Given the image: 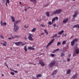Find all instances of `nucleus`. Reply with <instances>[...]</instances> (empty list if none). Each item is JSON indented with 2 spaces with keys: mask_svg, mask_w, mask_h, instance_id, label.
Returning a JSON list of instances; mask_svg holds the SVG:
<instances>
[{
  "mask_svg": "<svg viewBox=\"0 0 79 79\" xmlns=\"http://www.w3.org/2000/svg\"><path fill=\"white\" fill-rule=\"evenodd\" d=\"M49 13H50V12L48 11V12H47L45 13V14L46 16H48V17H49L50 16Z\"/></svg>",
  "mask_w": 79,
  "mask_h": 79,
  "instance_id": "13",
  "label": "nucleus"
},
{
  "mask_svg": "<svg viewBox=\"0 0 79 79\" xmlns=\"http://www.w3.org/2000/svg\"><path fill=\"white\" fill-rule=\"evenodd\" d=\"M14 39L13 37L12 38H8V39H9V40H10V39Z\"/></svg>",
  "mask_w": 79,
  "mask_h": 79,
  "instance_id": "46",
  "label": "nucleus"
},
{
  "mask_svg": "<svg viewBox=\"0 0 79 79\" xmlns=\"http://www.w3.org/2000/svg\"><path fill=\"white\" fill-rule=\"evenodd\" d=\"M27 8H26V7H25L24 10L25 11H27Z\"/></svg>",
  "mask_w": 79,
  "mask_h": 79,
  "instance_id": "52",
  "label": "nucleus"
},
{
  "mask_svg": "<svg viewBox=\"0 0 79 79\" xmlns=\"http://www.w3.org/2000/svg\"><path fill=\"white\" fill-rule=\"evenodd\" d=\"M19 4H21V2H19Z\"/></svg>",
  "mask_w": 79,
  "mask_h": 79,
  "instance_id": "63",
  "label": "nucleus"
},
{
  "mask_svg": "<svg viewBox=\"0 0 79 79\" xmlns=\"http://www.w3.org/2000/svg\"><path fill=\"white\" fill-rule=\"evenodd\" d=\"M77 11L76 10L74 12V14L75 15H77Z\"/></svg>",
  "mask_w": 79,
  "mask_h": 79,
  "instance_id": "39",
  "label": "nucleus"
},
{
  "mask_svg": "<svg viewBox=\"0 0 79 79\" xmlns=\"http://www.w3.org/2000/svg\"><path fill=\"white\" fill-rule=\"evenodd\" d=\"M54 42V39H52V40H51V41L49 42V43L51 44H52L53 42Z\"/></svg>",
  "mask_w": 79,
  "mask_h": 79,
  "instance_id": "24",
  "label": "nucleus"
},
{
  "mask_svg": "<svg viewBox=\"0 0 79 79\" xmlns=\"http://www.w3.org/2000/svg\"><path fill=\"white\" fill-rule=\"evenodd\" d=\"M35 30H36V28H34L31 30V31L32 32H34L35 31Z\"/></svg>",
  "mask_w": 79,
  "mask_h": 79,
  "instance_id": "18",
  "label": "nucleus"
},
{
  "mask_svg": "<svg viewBox=\"0 0 79 79\" xmlns=\"http://www.w3.org/2000/svg\"><path fill=\"white\" fill-rule=\"evenodd\" d=\"M54 18H55V19H56V20H58V17L57 16L54 17Z\"/></svg>",
  "mask_w": 79,
  "mask_h": 79,
  "instance_id": "37",
  "label": "nucleus"
},
{
  "mask_svg": "<svg viewBox=\"0 0 79 79\" xmlns=\"http://www.w3.org/2000/svg\"><path fill=\"white\" fill-rule=\"evenodd\" d=\"M77 14H74L73 15V17L74 18H76V17L77 16Z\"/></svg>",
  "mask_w": 79,
  "mask_h": 79,
  "instance_id": "29",
  "label": "nucleus"
},
{
  "mask_svg": "<svg viewBox=\"0 0 79 79\" xmlns=\"http://www.w3.org/2000/svg\"><path fill=\"white\" fill-rule=\"evenodd\" d=\"M24 27H25V28H27V27H26V25H25L24 26Z\"/></svg>",
  "mask_w": 79,
  "mask_h": 79,
  "instance_id": "55",
  "label": "nucleus"
},
{
  "mask_svg": "<svg viewBox=\"0 0 79 79\" xmlns=\"http://www.w3.org/2000/svg\"><path fill=\"white\" fill-rule=\"evenodd\" d=\"M71 56V54H69V58L70 57V56Z\"/></svg>",
  "mask_w": 79,
  "mask_h": 79,
  "instance_id": "54",
  "label": "nucleus"
},
{
  "mask_svg": "<svg viewBox=\"0 0 79 79\" xmlns=\"http://www.w3.org/2000/svg\"><path fill=\"white\" fill-rule=\"evenodd\" d=\"M63 10L62 9H58L56 10V11H54L53 13H52V15H59V14H60V13H61Z\"/></svg>",
  "mask_w": 79,
  "mask_h": 79,
  "instance_id": "1",
  "label": "nucleus"
},
{
  "mask_svg": "<svg viewBox=\"0 0 79 79\" xmlns=\"http://www.w3.org/2000/svg\"><path fill=\"white\" fill-rule=\"evenodd\" d=\"M74 49L75 50H76L77 49V46H75L74 47Z\"/></svg>",
  "mask_w": 79,
  "mask_h": 79,
  "instance_id": "28",
  "label": "nucleus"
},
{
  "mask_svg": "<svg viewBox=\"0 0 79 79\" xmlns=\"http://www.w3.org/2000/svg\"><path fill=\"white\" fill-rule=\"evenodd\" d=\"M55 21V18H54L53 19H52V23H53V21Z\"/></svg>",
  "mask_w": 79,
  "mask_h": 79,
  "instance_id": "33",
  "label": "nucleus"
},
{
  "mask_svg": "<svg viewBox=\"0 0 79 79\" xmlns=\"http://www.w3.org/2000/svg\"><path fill=\"white\" fill-rule=\"evenodd\" d=\"M58 37H60V36H58Z\"/></svg>",
  "mask_w": 79,
  "mask_h": 79,
  "instance_id": "64",
  "label": "nucleus"
},
{
  "mask_svg": "<svg viewBox=\"0 0 79 79\" xmlns=\"http://www.w3.org/2000/svg\"><path fill=\"white\" fill-rule=\"evenodd\" d=\"M40 26H41V27H45V25H43L42 24H41L40 25Z\"/></svg>",
  "mask_w": 79,
  "mask_h": 79,
  "instance_id": "36",
  "label": "nucleus"
},
{
  "mask_svg": "<svg viewBox=\"0 0 79 79\" xmlns=\"http://www.w3.org/2000/svg\"><path fill=\"white\" fill-rule=\"evenodd\" d=\"M20 20H18L17 21H15L14 23V26H17V25H17V24H18V23H20Z\"/></svg>",
  "mask_w": 79,
  "mask_h": 79,
  "instance_id": "10",
  "label": "nucleus"
},
{
  "mask_svg": "<svg viewBox=\"0 0 79 79\" xmlns=\"http://www.w3.org/2000/svg\"><path fill=\"white\" fill-rule=\"evenodd\" d=\"M2 77H3V76H4V74H2Z\"/></svg>",
  "mask_w": 79,
  "mask_h": 79,
  "instance_id": "61",
  "label": "nucleus"
},
{
  "mask_svg": "<svg viewBox=\"0 0 79 79\" xmlns=\"http://www.w3.org/2000/svg\"><path fill=\"white\" fill-rule=\"evenodd\" d=\"M52 23H53L52 22H52L50 21L48 23V24H49V25H51Z\"/></svg>",
  "mask_w": 79,
  "mask_h": 79,
  "instance_id": "35",
  "label": "nucleus"
},
{
  "mask_svg": "<svg viewBox=\"0 0 79 79\" xmlns=\"http://www.w3.org/2000/svg\"><path fill=\"white\" fill-rule=\"evenodd\" d=\"M77 39L75 38L71 42V46H73L75 44V42H77Z\"/></svg>",
  "mask_w": 79,
  "mask_h": 79,
  "instance_id": "4",
  "label": "nucleus"
},
{
  "mask_svg": "<svg viewBox=\"0 0 79 79\" xmlns=\"http://www.w3.org/2000/svg\"><path fill=\"white\" fill-rule=\"evenodd\" d=\"M78 76V73H76L75 74L73 75V76L72 77V78H73V79H75Z\"/></svg>",
  "mask_w": 79,
  "mask_h": 79,
  "instance_id": "9",
  "label": "nucleus"
},
{
  "mask_svg": "<svg viewBox=\"0 0 79 79\" xmlns=\"http://www.w3.org/2000/svg\"><path fill=\"white\" fill-rule=\"evenodd\" d=\"M24 50L25 51V52L27 51V47L26 46H24Z\"/></svg>",
  "mask_w": 79,
  "mask_h": 79,
  "instance_id": "25",
  "label": "nucleus"
},
{
  "mask_svg": "<svg viewBox=\"0 0 79 79\" xmlns=\"http://www.w3.org/2000/svg\"><path fill=\"white\" fill-rule=\"evenodd\" d=\"M57 37V35L55 34L54 35H53L52 36V38H55V37Z\"/></svg>",
  "mask_w": 79,
  "mask_h": 79,
  "instance_id": "22",
  "label": "nucleus"
},
{
  "mask_svg": "<svg viewBox=\"0 0 79 79\" xmlns=\"http://www.w3.org/2000/svg\"><path fill=\"white\" fill-rule=\"evenodd\" d=\"M61 44V43L60 42H58L57 44V45H59Z\"/></svg>",
  "mask_w": 79,
  "mask_h": 79,
  "instance_id": "44",
  "label": "nucleus"
},
{
  "mask_svg": "<svg viewBox=\"0 0 79 79\" xmlns=\"http://www.w3.org/2000/svg\"><path fill=\"white\" fill-rule=\"evenodd\" d=\"M44 31L45 32V33L47 34V35H48V32H47V29H44Z\"/></svg>",
  "mask_w": 79,
  "mask_h": 79,
  "instance_id": "23",
  "label": "nucleus"
},
{
  "mask_svg": "<svg viewBox=\"0 0 79 79\" xmlns=\"http://www.w3.org/2000/svg\"><path fill=\"white\" fill-rule=\"evenodd\" d=\"M0 37L1 39H4V37H3V36L2 35H1Z\"/></svg>",
  "mask_w": 79,
  "mask_h": 79,
  "instance_id": "31",
  "label": "nucleus"
},
{
  "mask_svg": "<svg viewBox=\"0 0 79 79\" xmlns=\"http://www.w3.org/2000/svg\"><path fill=\"white\" fill-rule=\"evenodd\" d=\"M56 63V61H52V62L50 63V64H49V66L50 68H52V67H53L54 65Z\"/></svg>",
  "mask_w": 79,
  "mask_h": 79,
  "instance_id": "3",
  "label": "nucleus"
},
{
  "mask_svg": "<svg viewBox=\"0 0 79 79\" xmlns=\"http://www.w3.org/2000/svg\"><path fill=\"white\" fill-rule=\"evenodd\" d=\"M42 77L41 74H38L36 76V77H37V78H38V77Z\"/></svg>",
  "mask_w": 79,
  "mask_h": 79,
  "instance_id": "26",
  "label": "nucleus"
},
{
  "mask_svg": "<svg viewBox=\"0 0 79 79\" xmlns=\"http://www.w3.org/2000/svg\"><path fill=\"white\" fill-rule=\"evenodd\" d=\"M75 52L76 54H79V49H77L75 50Z\"/></svg>",
  "mask_w": 79,
  "mask_h": 79,
  "instance_id": "16",
  "label": "nucleus"
},
{
  "mask_svg": "<svg viewBox=\"0 0 79 79\" xmlns=\"http://www.w3.org/2000/svg\"><path fill=\"white\" fill-rule=\"evenodd\" d=\"M11 71H12L14 72H15V73H18V71H17L16 70H11Z\"/></svg>",
  "mask_w": 79,
  "mask_h": 79,
  "instance_id": "30",
  "label": "nucleus"
},
{
  "mask_svg": "<svg viewBox=\"0 0 79 79\" xmlns=\"http://www.w3.org/2000/svg\"><path fill=\"white\" fill-rule=\"evenodd\" d=\"M50 45H51V44H50V43H49L47 45L46 48H47V47H48L50 46Z\"/></svg>",
  "mask_w": 79,
  "mask_h": 79,
  "instance_id": "32",
  "label": "nucleus"
},
{
  "mask_svg": "<svg viewBox=\"0 0 79 79\" xmlns=\"http://www.w3.org/2000/svg\"><path fill=\"white\" fill-rule=\"evenodd\" d=\"M7 3H8V4H9L10 1H9V0H6V2Z\"/></svg>",
  "mask_w": 79,
  "mask_h": 79,
  "instance_id": "47",
  "label": "nucleus"
},
{
  "mask_svg": "<svg viewBox=\"0 0 79 79\" xmlns=\"http://www.w3.org/2000/svg\"><path fill=\"white\" fill-rule=\"evenodd\" d=\"M32 37H33V35L31 33H29L28 39L29 40H34V39L32 38Z\"/></svg>",
  "mask_w": 79,
  "mask_h": 79,
  "instance_id": "2",
  "label": "nucleus"
},
{
  "mask_svg": "<svg viewBox=\"0 0 79 79\" xmlns=\"http://www.w3.org/2000/svg\"><path fill=\"white\" fill-rule=\"evenodd\" d=\"M22 42H23L22 41H20L19 42H15L14 43V44L17 46H19L21 45V44H22Z\"/></svg>",
  "mask_w": 79,
  "mask_h": 79,
  "instance_id": "7",
  "label": "nucleus"
},
{
  "mask_svg": "<svg viewBox=\"0 0 79 79\" xmlns=\"http://www.w3.org/2000/svg\"><path fill=\"white\" fill-rule=\"evenodd\" d=\"M44 33H42L40 35H44Z\"/></svg>",
  "mask_w": 79,
  "mask_h": 79,
  "instance_id": "56",
  "label": "nucleus"
},
{
  "mask_svg": "<svg viewBox=\"0 0 79 79\" xmlns=\"http://www.w3.org/2000/svg\"><path fill=\"white\" fill-rule=\"evenodd\" d=\"M61 56L62 57V56H64V53H62L61 54Z\"/></svg>",
  "mask_w": 79,
  "mask_h": 79,
  "instance_id": "42",
  "label": "nucleus"
},
{
  "mask_svg": "<svg viewBox=\"0 0 79 79\" xmlns=\"http://www.w3.org/2000/svg\"><path fill=\"white\" fill-rule=\"evenodd\" d=\"M11 19H12V21L13 22H15V18L14 17L11 16Z\"/></svg>",
  "mask_w": 79,
  "mask_h": 79,
  "instance_id": "21",
  "label": "nucleus"
},
{
  "mask_svg": "<svg viewBox=\"0 0 79 79\" xmlns=\"http://www.w3.org/2000/svg\"><path fill=\"white\" fill-rule=\"evenodd\" d=\"M56 24H54L53 25V27H56Z\"/></svg>",
  "mask_w": 79,
  "mask_h": 79,
  "instance_id": "48",
  "label": "nucleus"
},
{
  "mask_svg": "<svg viewBox=\"0 0 79 79\" xmlns=\"http://www.w3.org/2000/svg\"><path fill=\"white\" fill-rule=\"evenodd\" d=\"M58 72V70H55L54 71V72L52 73V75L53 76L54 75H55V74H56V73Z\"/></svg>",
  "mask_w": 79,
  "mask_h": 79,
  "instance_id": "11",
  "label": "nucleus"
},
{
  "mask_svg": "<svg viewBox=\"0 0 79 79\" xmlns=\"http://www.w3.org/2000/svg\"><path fill=\"white\" fill-rule=\"evenodd\" d=\"M19 29V26H14V31L16 32Z\"/></svg>",
  "mask_w": 79,
  "mask_h": 79,
  "instance_id": "6",
  "label": "nucleus"
},
{
  "mask_svg": "<svg viewBox=\"0 0 79 79\" xmlns=\"http://www.w3.org/2000/svg\"><path fill=\"white\" fill-rule=\"evenodd\" d=\"M13 37L14 39H15V38H19V36L18 35H14V36Z\"/></svg>",
  "mask_w": 79,
  "mask_h": 79,
  "instance_id": "20",
  "label": "nucleus"
},
{
  "mask_svg": "<svg viewBox=\"0 0 79 79\" xmlns=\"http://www.w3.org/2000/svg\"><path fill=\"white\" fill-rule=\"evenodd\" d=\"M10 74L13 75V76H14V75H15V73H14V72H11L10 73Z\"/></svg>",
  "mask_w": 79,
  "mask_h": 79,
  "instance_id": "34",
  "label": "nucleus"
},
{
  "mask_svg": "<svg viewBox=\"0 0 79 79\" xmlns=\"http://www.w3.org/2000/svg\"><path fill=\"white\" fill-rule=\"evenodd\" d=\"M28 49L29 50H34V48H32V47H28Z\"/></svg>",
  "mask_w": 79,
  "mask_h": 79,
  "instance_id": "14",
  "label": "nucleus"
},
{
  "mask_svg": "<svg viewBox=\"0 0 79 79\" xmlns=\"http://www.w3.org/2000/svg\"><path fill=\"white\" fill-rule=\"evenodd\" d=\"M50 55L51 56H52L53 57V56H55V54H50Z\"/></svg>",
  "mask_w": 79,
  "mask_h": 79,
  "instance_id": "41",
  "label": "nucleus"
},
{
  "mask_svg": "<svg viewBox=\"0 0 79 79\" xmlns=\"http://www.w3.org/2000/svg\"><path fill=\"white\" fill-rule=\"evenodd\" d=\"M22 46H23L24 45H25V44H24L23 43L22 44Z\"/></svg>",
  "mask_w": 79,
  "mask_h": 79,
  "instance_id": "53",
  "label": "nucleus"
},
{
  "mask_svg": "<svg viewBox=\"0 0 79 79\" xmlns=\"http://www.w3.org/2000/svg\"><path fill=\"white\" fill-rule=\"evenodd\" d=\"M17 66H19V64H17Z\"/></svg>",
  "mask_w": 79,
  "mask_h": 79,
  "instance_id": "62",
  "label": "nucleus"
},
{
  "mask_svg": "<svg viewBox=\"0 0 79 79\" xmlns=\"http://www.w3.org/2000/svg\"><path fill=\"white\" fill-rule=\"evenodd\" d=\"M31 2H36V0H30Z\"/></svg>",
  "mask_w": 79,
  "mask_h": 79,
  "instance_id": "49",
  "label": "nucleus"
},
{
  "mask_svg": "<svg viewBox=\"0 0 79 79\" xmlns=\"http://www.w3.org/2000/svg\"><path fill=\"white\" fill-rule=\"evenodd\" d=\"M1 26H3V22H2V21H1Z\"/></svg>",
  "mask_w": 79,
  "mask_h": 79,
  "instance_id": "45",
  "label": "nucleus"
},
{
  "mask_svg": "<svg viewBox=\"0 0 79 79\" xmlns=\"http://www.w3.org/2000/svg\"><path fill=\"white\" fill-rule=\"evenodd\" d=\"M7 3H8V2H6V6H8V5H7Z\"/></svg>",
  "mask_w": 79,
  "mask_h": 79,
  "instance_id": "51",
  "label": "nucleus"
},
{
  "mask_svg": "<svg viewBox=\"0 0 79 79\" xmlns=\"http://www.w3.org/2000/svg\"><path fill=\"white\" fill-rule=\"evenodd\" d=\"M67 61H70V59H69V58H68L67 59Z\"/></svg>",
  "mask_w": 79,
  "mask_h": 79,
  "instance_id": "50",
  "label": "nucleus"
},
{
  "mask_svg": "<svg viewBox=\"0 0 79 79\" xmlns=\"http://www.w3.org/2000/svg\"><path fill=\"white\" fill-rule=\"evenodd\" d=\"M66 41H63V42L62 43V44L64 45V44H66Z\"/></svg>",
  "mask_w": 79,
  "mask_h": 79,
  "instance_id": "27",
  "label": "nucleus"
},
{
  "mask_svg": "<svg viewBox=\"0 0 79 79\" xmlns=\"http://www.w3.org/2000/svg\"><path fill=\"white\" fill-rule=\"evenodd\" d=\"M3 24L4 26H6V23L4 22L3 23Z\"/></svg>",
  "mask_w": 79,
  "mask_h": 79,
  "instance_id": "40",
  "label": "nucleus"
},
{
  "mask_svg": "<svg viewBox=\"0 0 79 79\" xmlns=\"http://www.w3.org/2000/svg\"><path fill=\"white\" fill-rule=\"evenodd\" d=\"M2 45H3V46H4L5 47H6V44H5V43H2Z\"/></svg>",
  "mask_w": 79,
  "mask_h": 79,
  "instance_id": "38",
  "label": "nucleus"
},
{
  "mask_svg": "<svg viewBox=\"0 0 79 79\" xmlns=\"http://www.w3.org/2000/svg\"><path fill=\"white\" fill-rule=\"evenodd\" d=\"M24 39H25V40H27V38H26V37H24Z\"/></svg>",
  "mask_w": 79,
  "mask_h": 79,
  "instance_id": "57",
  "label": "nucleus"
},
{
  "mask_svg": "<svg viewBox=\"0 0 79 79\" xmlns=\"http://www.w3.org/2000/svg\"><path fill=\"white\" fill-rule=\"evenodd\" d=\"M64 36H65V37H66V34H65L64 35Z\"/></svg>",
  "mask_w": 79,
  "mask_h": 79,
  "instance_id": "60",
  "label": "nucleus"
},
{
  "mask_svg": "<svg viewBox=\"0 0 79 79\" xmlns=\"http://www.w3.org/2000/svg\"><path fill=\"white\" fill-rule=\"evenodd\" d=\"M5 64L6 65H6H7V64H6V62H5Z\"/></svg>",
  "mask_w": 79,
  "mask_h": 79,
  "instance_id": "59",
  "label": "nucleus"
},
{
  "mask_svg": "<svg viewBox=\"0 0 79 79\" xmlns=\"http://www.w3.org/2000/svg\"><path fill=\"white\" fill-rule=\"evenodd\" d=\"M39 64L41 66H45V62H44V61L42 60H39Z\"/></svg>",
  "mask_w": 79,
  "mask_h": 79,
  "instance_id": "5",
  "label": "nucleus"
},
{
  "mask_svg": "<svg viewBox=\"0 0 79 79\" xmlns=\"http://www.w3.org/2000/svg\"><path fill=\"white\" fill-rule=\"evenodd\" d=\"M4 44H7V42H6V41H5L4 42Z\"/></svg>",
  "mask_w": 79,
  "mask_h": 79,
  "instance_id": "58",
  "label": "nucleus"
},
{
  "mask_svg": "<svg viewBox=\"0 0 79 79\" xmlns=\"http://www.w3.org/2000/svg\"><path fill=\"white\" fill-rule=\"evenodd\" d=\"M69 20V19L68 18H66L65 19H64L63 20V23L64 24L68 23V20Z\"/></svg>",
  "mask_w": 79,
  "mask_h": 79,
  "instance_id": "8",
  "label": "nucleus"
},
{
  "mask_svg": "<svg viewBox=\"0 0 79 79\" xmlns=\"http://www.w3.org/2000/svg\"><path fill=\"white\" fill-rule=\"evenodd\" d=\"M28 64H33V63H28Z\"/></svg>",
  "mask_w": 79,
  "mask_h": 79,
  "instance_id": "43",
  "label": "nucleus"
},
{
  "mask_svg": "<svg viewBox=\"0 0 79 79\" xmlns=\"http://www.w3.org/2000/svg\"><path fill=\"white\" fill-rule=\"evenodd\" d=\"M60 50V49H59V48L57 49H56L55 50H54V51H53L52 52V53H55V52H56V51H58Z\"/></svg>",
  "mask_w": 79,
  "mask_h": 79,
  "instance_id": "17",
  "label": "nucleus"
},
{
  "mask_svg": "<svg viewBox=\"0 0 79 79\" xmlns=\"http://www.w3.org/2000/svg\"><path fill=\"white\" fill-rule=\"evenodd\" d=\"M70 73H71V70L69 69L67 71V74H70Z\"/></svg>",
  "mask_w": 79,
  "mask_h": 79,
  "instance_id": "19",
  "label": "nucleus"
},
{
  "mask_svg": "<svg viewBox=\"0 0 79 79\" xmlns=\"http://www.w3.org/2000/svg\"><path fill=\"white\" fill-rule=\"evenodd\" d=\"M77 28L78 29H79V25L77 24L73 26V28Z\"/></svg>",
  "mask_w": 79,
  "mask_h": 79,
  "instance_id": "12",
  "label": "nucleus"
},
{
  "mask_svg": "<svg viewBox=\"0 0 79 79\" xmlns=\"http://www.w3.org/2000/svg\"><path fill=\"white\" fill-rule=\"evenodd\" d=\"M63 32H64V30H62L60 32L58 33V34H59V35H61V34H62L63 33Z\"/></svg>",
  "mask_w": 79,
  "mask_h": 79,
  "instance_id": "15",
  "label": "nucleus"
}]
</instances>
